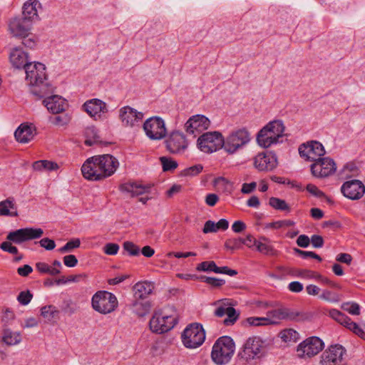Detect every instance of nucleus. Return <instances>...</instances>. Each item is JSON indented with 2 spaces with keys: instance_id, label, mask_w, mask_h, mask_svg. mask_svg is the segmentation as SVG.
<instances>
[{
  "instance_id": "f257e3e1",
  "label": "nucleus",
  "mask_w": 365,
  "mask_h": 365,
  "mask_svg": "<svg viewBox=\"0 0 365 365\" xmlns=\"http://www.w3.org/2000/svg\"><path fill=\"white\" fill-rule=\"evenodd\" d=\"M118 166L119 162L114 156L105 154L87 159L81 167V172L89 180H101L113 175Z\"/></svg>"
},
{
  "instance_id": "f03ea898",
  "label": "nucleus",
  "mask_w": 365,
  "mask_h": 365,
  "mask_svg": "<svg viewBox=\"0 0 365 365\" xmlns=\"http://www.w3.org/2000/svg\"><path fill=\"white\" fill-rule=\"evenodd\" d=\"M26 80L31 86L30 91L38 98L52 93V88L47 82L46 66L41 63H30L26 67Z\"/></svg>"
},
{
  "instance_id": "7ed1b4c3",
  "label": "nucleus",
  "mask_w": 365,
  "mask_h": 365,
  "mask_svg": "<svg viewBox=\"0 0 365 365\" xmlns=\"http://www.w3.org/2000/svg\"><path fill=\"white\" fill-rule=\"evenodd\" d=\"M284 125L282 120H273L264 126L257 135V142L262 148H267L273 144L282 142Z\"/></svg>"
},
{
  "instance_id": "20e7f679",
  "label": "nucleus",
  "mask_w": 365,
  "mask_h": 365,
  "mask_svg": "<svg viewBox=\"0 0 365 365\" xmlns=\"http://www.w3.org/2000/svg\"><path fill=\"white\" fill-rule=\"evenodd\" d=\"M235 348V342L230 336H221L212 346L211 358L217 365L225 364L230 361L233 356Z\"/></svg>"
},
{
  "instance_id": "39448f33",
  "label": "nucleus",
  "mask_w": 365,
  "mask_h": 365,
  "mask_svg": "<svg viewBox=\"0 0 365 365\" xmlns=\"http://www.w3.org/2000/svg\"><path fill=\"white\" fill-rule=\"evenodd\" d=\"M120 189L123 192L130 193L132 197H139L138 201L146 204L148 200L155 199L157 192L150 184L143 185L138 182H128L122 184Z\"/></svg>"
},
{
  "instance_id": "423d86ee",
  "label": "nucleus",
  "mask_w": 365,
  "mask_h": 365,
  "mask_svg": "<svg viewBox=\"0 0 365 365\" xmlns=\"http://www.w3.org/2000/svg\"><path fill=\"white\" fill-rule=\"evenodd\" d=\"M205 339V331L200 323H192L186 327L181 334L182 344L187 349L200 346Z\"/></svg>"
},
{
  "instance_id": "0eeeda50",
  "label": "nucleus",
  "mask_w": 365,
  "mask_h": 365,
  "mask_svg": "<svg viewBox=\"0 0 365 365\" xmlns=\"http://www.w3.org/2000/svg\"><path fill=\"white\" fill-rule=\"evenodd\" d=\"M250 132L246 128L232 130L225 140V150L230 155L246 146L251 140Z\"/></svg>"
},
{
  "instance_id": "6e6552de",
  "label": "nucleus",
  "mask_w": 365,
  "mask_h": 365,
  "mask_svg": "<svg viewBox=\"0 0 365 365\" xmlns=\"http://www.w3.org/2000/svg\"><path fill=\"white\" fill-rule=\"evenodd\" d=\"M116 297L107 291H98L92 297L93 309L103 314L113 312L118 307Z\"/></svg>"
},
{
  "instance_id": "1a4fd4ad",
  "label": "nucleus",
  "mask_w": 365,
  "mask_h": 365,
  "mask_svg": "<svg viewBox=\"0 0 365 365\" xmlns=\"http://www.w3.org/2000/svg\"><path fill=\"white\" fill-rule=\"evenodd\" d=\"M197 147L204 153H213L222 148L225 149V139L219 132H207L198 138Z\"/></svg>"
},
{
  "instance_id": "9d476101",
  "label": "nucleus",
  "mask_w": 365,
  "mask_h": 365,
  "mask_svg": "<svg viewBox=\"0 0 365 365\" xmlns=\"http://www.w3.org/2000/svg\"><path fill=\"white\" fill-rule=\"evenodd\" d=\"M324 346L323 341L317 336H310L301 342L297 348V355L301 359H310L318 354Z\"/></svg>"
},
{
  "instance_id": "9b49d317",
  "label": "nucleus",
  "mask_w": 365,
  "mask_h": 365,
  "mask_svg": "<svg viewBox=\"0 0 365 365\" xmlns=\"http://www.w3.org/2000/svg\"><path fill=\"white\" fill-rule=\"evenodd\" d=\"M178 323L176 315L155 313L150 319V330L157 334H163L172 329Z\"/></svg>"
},
{
  "instance_id": "f8f14e48",
  "label": "nucleus",
  "mask_w": 365,
  "mask_h": 365,
  "mask_svg": "<svg viewBox=\"0 0 365 365\" xmlns=\"http://www.w3.org/2000/svg\"><path fill=\"white\" fill-rule=\"evenodd\" d=\"M263 344L264 342L259 337H250L244 344L242 350L239 353V356L246 361L258 359L262 354Z\"/></svg>"
},
{
  "instance_id": "ddd939ff",
  "label": "nucleus",
  "mask_w": 365,
  "mask_h": 365,
  "mask_svg": "<svg viewBox=\"0 0 365 365\" xmlns=\"http://www.w3.org/2000/svg\"><path fill=\"white\" fill-rule=\"evenodd\" d=\"M143 129L146 135L151 140H161L166 135L164 120L157 116L151 117L145 120Z\"/></svg>"
},
{
  "instance_id": "4468645a",
  "label": "nucleus",
  "mask_w": 365,
  "mask_h": 365,
  "mask_svg": "<svg viewBox=\"0 0 365 365\" xmlns=\"http://www.w3.org/2000/svg\"><path fill=\"white\" fill-rule=\"evenodd\" d=\"M346 352L343 346L331 344L322 354L319 363L321 365H340Z\"/></svg>"
},
{
  "instance_id": "2eb2a0df",
  "label": "nucleus",
  "mask_w": 365,
  "mask_h": 365,
  "mask_svg": "<svg viewBox=\"0 0 365 365\" xmlns=\"http://www.w3.org/2000/svg\"><path fill=\"white\" fill-rule=\"evenodd\" d=\"M43 233L44 232L41 228H21L9 232L6 240L16 244H21L26 241L39 239Z\"/></svg>"
},
{
  "instance_id": "dca6fc26",
  "label": "nucleus",
  "mask_w": 365,
  "mask_h": 365,
  "mask_svg": "<svg viewBox=\"0 0 365 365\" xmlns=\"http://www.w3.org/2000/svg\"><path fill=\"white\" fill-rule=\"evenodd\" d=\"M167 150L172 154H182L188 147V142L185 135L180 131L175 130L170 133L165 141Z\"/></svg>"
},
{
  "instance_id": "f3484780",
  "label": "nucleus",
  "mask_w": 365,
  "mask_h": 365,
  "mask_svg": "<svg viewBox=\"0 0 365 365\" xmlns=\"http://www.w3.org/2000/svg\"><path fill=\"white\" fill-rule=\"evenodd\" d=\"M300 156L307 160L314 161L319 159L325 154L323 145L315 140L303 143L299 147Z\"/></svg>"
},
{
  "instance_id": "a211bd4d",
  "label": "nucleus",
  "mask_w": 365,
  "mask_h": 365,
  "mask_svg": "<svg viewBox=\"0 0 365 365\" xmlns=\"http://www.w3.org/2000/svg\"><path fill=\"white\" fill-rule=\"evenodd\" d=\"M313 176L316 178H325L334 173L336 165L333 159L330 158H321L314 162L310 166Z\"/></svg>"
},
{
  "instance_id": "6ab92c4d",
  "label": "nucleus",
  "mask_w": 365,
  "mask_h": 365,
  "mask_svg": "<svg viewBox=\"0 0 365 365\" xmlns=\"http://www.w3.org/2000/svg\"><path fill=\"white\" fill-rule=\"evenodd\" d=\"M278 165L276 155L272 152L259 153L254 158V166L260 172H269Z\"/></svg>"
},
{
  "instance_id": "aec40b11",
  "label": "nucleus",
  "mask_w": 365,
  "mask_h": 365,
  "mask_svg": "<svg viewBox=\"0 0 365 365\" xmlns=\"http://www.w3.org/2000/svg\"><path fill=\"white\" fill-rule=\"evenodd\" d=\"M210 124V120L203 115H195L190 117L185 124V128L187 133L195 137L207 130Z\"/></svg>"
},
{
  "instance_id": "412c9836",
  "label": "nucleus",
  "mask_w": 365,
  "mask_h": 365,
  "mask_svg": "<svg viewBox=\"0 0 365 365\" xmlns=\"http://www.w3.org/2000/svg\"><path fill=\"white\" fill-rule=\"evenodd\" d=\"M32 23L21 16L11 19L9 24V29L15 37H25L29 34Z\"/></svg>"
},
{
  "instance_id": "4be33fe9",
  "label": "nucleus",
  "mask_w": 365,
  "mask_h": 365,
  "mask_svg": "<svg viewBox=\"0 0 365 365\" xmlns=\"http://www.w3.org/2000/svg\"><path fill=\"white\" fill-rule=\"evenodd\" d=\"M344 196L351 200L360 199L365 193V186L359 180H352L344 182L341 187Z\"/></svg>"
},
{
  "instance_id": "5701e85b",
  "label": "nucleus",
  "mask_w": 365,
  "mask_h": 365,
  "mask_svg": "<svg viewBox=\"0 0 365 365\" xmlns=\"http://www.w3.org/2000/svg\"><path fill=\"white\" fill-rule=\"evenodd\" d=\"M119 118L124 126H134L143 118V113L130 106H124L119 110Z\"/></svg>"
},
{
  "instance_id": "b1692460",
  "label": "nucleus",
  "mask_w": 365,
  "mask_h": 365,
  "mask_svg": "<svg viewBox=\"0 0 365 365\" xmlns=\"http://www.w3.org/2000/svg\"><path fill=\"white\" fill-rule=\"evenodd\" d=\"M83 108L84 111L95 120L100 118L101 114L108 112L106 103L98 98L87 101L83 103Z\"/></svg>"
},
{
  "instance_id": "393cba45",
  "label": "nucleus",
  "mask_w": 365,
  "mask_h": 365,
  "mask_svg": "<svg viewBox=\"0 0 365 365\" xmlns=\"http://www.w3.org/2000/svg\"><path fill=\"white\" fill-rule=\"evenodd\" d=\"M230 305V304L223 302L222 304L215 310L214 312L215 316L217 317H222L225 315L227 316V317L223 321V324L225 326L233 325L238 319L240 316V313L237 312L235 308Z\"/></svg>"
},
{
  "instance_id": "a878e982",
  "label": "nucleus",
  "mask_w": 365,
  "mask_h": 365,
  "mask_svg": "<svg viewBox=\"0 0 365 365\" xmlns=\"http://www.w3.org/2000/svg\"><path fill=\"white\" fill-rule=\"evenodd\" d=\"M43 103L48 110L53 114L62 113L68 106L66 101L57 95L45 98Z\"/></svg>"
},
{
  "instance_id": "bb28decb",
  "label": "nucleus",
  "mask_w": 365,
  "mask_h": 365,
  "mask_svg": "<svg viewBox=\"0 0 365 365\" xmlns=\"http://www.w3.org/2000/svg\"><path fill=\"white\" fill-rule=\"evenodd\" d=\"M154 289V283L151 282H138L133 287V297L136 299L144 300L152 294Z\"/></svg>"
},
{
  "instance_id": "cd10ccee",
  "label": "nucleus",
  "mask_w": 365,
  "mask_h": 365,
  "mask_svg": "<svg viewBox=\"0 0 365 365\" xmlns=\"http://www.w3.org/2000/svg\"><path fill=\"white\" fill-rule=\"evenodd\" d=\"M35 127L32 125L21 124L14 133L16 140L26 143L31 140L35 135Z\"/></svg>"
},
{
  "instance_id": "c85d7f7f",
  "label": "nucleus",
  "mask_w": 365,
  "mask_h": 365,
  "mask_svg": "<svg viewBox=\"0 0 365 365\" xmlns=\"http://www.w3.org/2000/svg\"><path fill=\"white\" fill-rule=\"evenodd\" d=\"M10 62L16 68H24L29 63L28 62V54L21 48H14L9 55Z\"/></svg>"
},
{
  "instance_id": "c756f323",
  "label": "nucleus",
  "mask_w": 365,
  "mask_h": 365,
  "mask_svg": "<svg viewBox=\"0 0 365 365\" xmlns=\"http://www.w3.org/2000/svg\"><path fill=\"white\" fill-rule=\"evenodd\" d=\"M40 5L38 0H29L26 1L23 6L22 14L21 16L33 24L36 19H38L37 8L40 7Z\"/></svg>"
},
{
  "instance_id": "7c9ffc66",
  "label": "nucleus",
  "mask_w": 365,
  "mask_h": 365,
  "mask_svg": "<svg viewBox=\"0 0 365 365\" xmlns=\"http://www.w3.org/2000/svg\"><path fill=\"white\" fill-rule=\"evenodd\" d=\"M129 307L133 314L139 317H143L150 312L152 304L150 301H143L134 298V300L129 304Z\"/></svg>"
},
{
  "instance_id": "2f4dec72",
  "label": "nucleus",
  "mask_w": 365,
  "mask_h": 365,
  "mask_svg": "<svg viewBox=\"0 0 365 365\" xmlns=\"http://www.w3.org/2000/svg\"><path fill=\"white\" fill-rule=\"evenodd\" d=\"M275 323L276 322L269 317H250L242 321V325L245 327L267 326L270 324H275Z\"/></svg>"
},
{
  "instance_id": "473e14b6",
  "label": "nucleus",
  "mask_w": 365,
  "mask_h": 365,
  "mask_svg": "<svg viewBox=\"0 0 365 365\" xmlns=\"http://www.w3.org/2000/svg\"><path fill=\"white\" fill-rule=\"evenodd\" d=\"M307 190L313 196L321 200L322 202L329 204L338 203L334 199L331 197L327 196L322 191H321L316 185L313 184H308L307 185Z\"/></svg>"
},
{
  "instance_id": "72a5a7b5",
  "label": "nucleus",
  "mask_w": 365,
  "mask_h": 365,
  "mask_svg": "<svg viewBox=\"0 0 365 365\" xmlns=\"http://www.w3.org/2000/svg\"><path fill=\"white\" fill-rule=\"evenodd\" d=\"M20 332L13 331L10 329H5L2 336V341L8 346H14L21 341Z\"/></svg>"
},
{
  "instance_id": "f704fd0d",
  "label": "nucleus",
  "mask_w": 365,
  "mask_h": 365,
  "mask_svg": "<svg viewBox=\"0 0 365 365\" xmlns=\"http://www.w3.org/2000/svg\"><path fill=\"white\" fill-rule=\"evenodd\" d=\"M32 168L36 171H53L58 170L59 166L55 162L47 160H41L34 162L32 165Z\"/></svg>"
},
{
  "instance_id": "c9c22d12",
  "label": "nucleus",
  "mask_w": 365,
  "mask_h": 365,
  "mask_svg": "<svg viewBox=\"0 0 365 365\" xmlns=\"http://www.w3.org/2000/svg\"><path fill=\"white\" fill-rule=\"evenodd\" d=\"M85 144L91 146L95 144L101 143L100 137L98 135L97 130L94 127H88L85 130Z\"/></svg>"
},
{
  "instance_id": "e433bc0d",
  "label": "nucleus",
  "mask_w": 365,
  "mask_h": 365,
  "mask_svg": "<svg viewBox=\"0 0 365 365\" xmlns=\"http://www.w3.org/2000/svg\"><path fill=\"white\" fill-rule=\"evenodd\" d=\"M41 316L48 322L58 317L59 310L53 305L44 306L41 309Z\"/></svg>"
},
{
  "instance_id": "4c0bfd02",
  "label": "nucleus",
  "mask_w": 365,
  "mask_h": 365,
  "mask_svg": "<svg viewBox=\"0 0 365 365\" xmlns=\"http://www.w3.org/2000/svg\"><path fill=\"white\" fill-rule=\"evenodd\" d=\"M36 269L41 274H48L55 276L61 273V270L56 267H52L46 262H39L35 264Z\"/></svg>"
},
{
  "instance_id": "58836bf2",
  "label": "nucleus",
  "mask_w": 365,
  "mask_h": 365,
  "mask_svg": "<svg viewBox=\"0 0 365 365\" xmlns=\"http://www.w3.org/2000/svg\"><path fill=\"white\" fill-rule=\"evenodd\" d=\"M256 249L258 252L266 255L277 256L278 255V252L274 248L272 245L263 243L260 241H259L257 244Z\"/></svg>"
},
{
  "instance_id": "ea45409f",
  "label": "nucleus",
  "mask_w": 365,
  "mask_h": 365,
  "mask_svg": "<svg viewBox=\"0 0 365 365\" xmlns=\"http://www.w3.org/2000/svg\"><path fill=\"white\" fill-rule=\"evenodd\" d=\"M160 161L164 172L173 171L178 166V162L173 160L171 158L162 156L160 158Z\"/></svg>"
},
{
  "instance_id": "a19ab883",
  "label": "nucleus",
  "mask_w": 365,
  "mask_h": 365,
  "mask_svg": "<svg viewBox=\"0 0 365 365\" xmlns=\"http://www.w3.org/2000/svg\"><path fill=\"white\" fill-rule=\"evenodd\" d=\"M285 320L299 321L303 319V314L295 309L283 308Z\"/></svg>"
},
{
  "instance_id": "79ce46f5",
  "label": "nucleus",
  "mask_w": 365,
  "mask_h": 365,
  "mask_svg": "<svg viewBox=\"0 0 365 365\" xmlns=\"http://www.w3.org/2000/svg\"><path fill=\"white\" fill-rule=\"evenodd\" d=\"M203 170V166L201 164L192 165L182 170L180 175L183 177H193L200 174Z\"/></svg>"
},
{
  "instance_id": "37998d69",
  "label": "nucleus",
  "mask_w": 365,
  "mask_h": 365,
  "mask_svg": "<svg viewBox=\"0 0 365 365\" xmlns=\"http://www.w3.org/2000/svg\"><path fill=\"white\" fill-rule=\"evenodd\" d=\"M217 266L214 261H205L197 265L196 270L199 272H213L217 273Z\"/></svg>"
},
{
  "instance_id": "c03bdc74",
  "label": "nucleus",
  "mask_w": 365,
  "mask_h": 365,
  "mask_svg": "<svg viewBox=\"0 0 365 365\" xmlns=\"http://www.w3.org/2000/svg\"><path fill=\"white\" fill-rule=\"evenodd\" d=\"M213 185L216 190L222 192L227 191L231 187L230 182L223 177L215 178L213 181Z\"/></svg>"
},
{
  "instance_id": "a18cd8bd",
  "label": "nucleus",
  "mask_w": 365,
  "mask_h": 365,
  "mask_svg": "<svg viewBox=\"0 0 365 365\" xmlns=\"http://www.w3.org/2000/svg\"><path fill=\"white\" fill-rule=\"evenodd\" d=\"M200 279L202 282H205L207 284L215 288L220 287L225 283V281L224 279L215 277L201 276Z\"/></svg>"
},
{
  "instance_id": "49530a36",
  "label": "nucleus",
  "mask_w": 365,
  "mask_h": 365,
  "mask_svg": "<svg viewBox=\"0 0 365 365\" xmlns=\"http://www.w3.org/2000/svg\"><path fill=\"white\" fill-rule=\"evenodd\" d=\"M295 222L291 220H279L270 222L266 225L267 228L279 229L284 227H291L294 225Z\"/></svg>"
},
{
  "instance_id": "de8ad7c7",
  "label": "nucleus",
  "mask_w": 365,
  "mask_h": 365,
  "mask_svg": "<svg viewBox=\"0 0 365 365\" xmlns=\"http://www.w3.org/2000/svg\"><path fill=\"white\" fill-rule=\"evenodd\" d=\"M242 246V238L227 239L225 242V247L227 250H235Z\"/></svg>"
},
{
  "instance_id": "09e8293b",
  "label": "nucleus",
  "mask_w": 365,
  "mask_h": 365,
  "mask_svg": "<svg viewBox=\"0 0 365 365\" xmlns=\"http://www.w3.org/2000/svg\"><path fill=\"white\" fill-rule=\"evenodd\" d=\"M319 298L330 302H338L340 300L339 296L328 289L323 290Z\"/></svg>"
},
{
  "instance_id": "8fccbe9b",
  "label": "nucleus",
  "mask_w": 365,
  "mask_h": 365,
  "mask_svg": "<svg viewBox=\"0 0 365 365\" xmlns=\"http://www.w3.org/2000/svg\"><path fill=\"white\" fill-rule=\"evenodd\" d=\"M80 245H81L80 240L76 238V239L68 241L63 247L59 248L58 251L61 253L68 252L75 248L79 247Z\"/></svg>"
},
{
  "instance_id": "3c124183",
  "label": "nucleus",
  "mask_w": 365,
  "mask_h": 365,
  "mask_svg": "<svg viewBox=\"0 0 365 365\" xmlns=\"http://www.w3.org/2000/svg\"><path fill=\"white\" fill-rule=\"evenodd\" d=\"M281 338L284 341H295L297 338L298 333L292 329H285L280 333Z\"/></svg>"
},
{
  "instance_id": "603ef678",
  "label": "nucleus",
  "mask_w": 365,
  "mask_h": 365,
  "mask_svg": "<svg viewBox=\"0 0 365 365\" xmlns=\"http://www.w3.org/2000/svg\"><path fill=\"white\" fill-rule=\"evenodd\" d=\"M342 308L353 315L360 314V307L356 302H346L342 305Z\"/></svg>"
},
{
  "instance_id": "864d4df0",
  "label": "nucleus",
  "mask_w": 365,
  "mask_h": 365,
  "mask_svg": "<svg viewBox=\"0 0 365 365\" xmlns=\"http://www.w3.org/2000/svg\"><path fill=\"white\" fill-rule=\"evenodd\" d=\"M314 279H317L319 282H321L323 284L329 285L331 287L336 288V289H341V286L330 280L329 278L324 277L323 275L318 274L317 272H315V276L314 277Z\"/></svg>"
},
{
  "instance_id": "5fc2aeb1",
  "label": "nucleus",
  "mask_w": 365,
  "mask_h": 365,
  "mask_svg": "<svg viewBox=\"0 0 365 365\" xmlns=\"http://www.w3.org/2000/svg\"><path fill=\"white\" fill-rule=\"evenodd\" d=\"M266 317H269L272 320L275 321V324L277 323L278 320H284L283 308L268 311L267 312Z\"/></svg>"
},
{
  "instance_id": "6e6d98bb",
  "label": "nucleus",
  "mask_w": 365,
  "mask_h": 365,
  "mask_svg": "<svg viewBox=\"0 0 365 365\" xmlns=\"http://www.w3.org/2000/svg\"><path fill=\"white\" fill-rule=\"evenodd\" d=\"M33 294L30 291H22L18 295L17 299L22 305H27L31 300Z\"/></svg>"
},
{
  "instance_id": "4d7b16f0",
  "label": "nucleus",
  "mask_w": 365,
  "mask_h": 365,
  "mask_svg": "<svg viewBox=\"0 0 365 365\" xmlns=\"http://www.w3.org/2000/svg\"><path fill=\"white\" fill-rule=\"evenodd\" d=\"M123 248L125 251H127L130 255L137 256L140 253L139 247L135 245L132 242H125L123 243Z\"/></svg>"
},
{
  "instance_id": "13d9d810",
  "label": "nucleus",
  "mask_w": 365,
  "mask_h": 365,
  "mask_svg": "<svg viewBox=\"0 0 365 365\" xmlns=\"http://www.w3.org/2000/svg\"><path fill=\"white\" fill-rule=\"evenodd\" d=\"M293 275L299 277L312 279L315 276V272L309 269H295Z\"/></svg>"
},
{
  "instance_id": "bf43d9fd",
  "label": "nucleus",
  "mask_w": 365,
  "mask_h": 365,
  "mask_svg": "<svg viewBox=\"0 0 365 365\" xmlns=\"http://www.w3.org/2000/svg\"><path fill=\"white\" fill-rule=\"evenodd\" d=\"M119 250V245L116 243H107L103 247V252L108 255H115Z\"/></svg>"
},
{
  "instance_id": "052dcab7",
  "label": "nucleus",
  "mask_w": 365,
  "mask_h": 365,
  "mask_svg": "<svg viewBox=\"0 0 365 365\" xmlns=\"http://www.w3.org/2000/svg\"><path fill=\"white\" fill-rule=\"evenodd\" d=\"M0 248L2 250H4V252H7L13 254V255H17L19 252L17 247L15 246H13L12 244L8 241L2 242L0 245Z\"/></svg>"
},
{
  "instance_id": "680f3d73",
  "label": "nucleus",
  "mask_w": 365,
  "mask_h": 365,
  "mask_svg": "<svg viewBox=\"0 0 365 365\" xmlns=\"http://www.w3.org/2000/svg\"><path fill=\"white\" fill-rule=\"evenodd\" d=\"M38 243L41 247H43L46 250H52L56 247V243L54 240L48 237L41 239Z\"/></svg>"
},
{
  "instance_id": "e2e57ef3",
  "label": "nucleus",
  "mask_w": 365,
  "mask_h": 365,
  "mask_svg": "<svg viewBox=\"0 0 365 365\" xmlns=\"http://www.w3.org/2000/svg\"><path fill=\"white\" fill-rule=\"evenodd\" d=\"M349 330L353 331L355 334L359 336L361 339L365 340V332L356 323H350L349 324Z\"/></svg>"
},
{
  "instance_id": "0e129e2a",
  "label": "nucleus",
  "mask_w": 365,
  "mask_h": 365,
  "mask_svg": "<svg viewBox=\"0 0 365 365\" xmlns=\"http://www.w3.org/2000/svg\"><path fill=\"white\" fill-rule=\"evenodd\" d=\"M71 118L67 114L55 116L53 123L57 125H64L69 123Z\"/></svg>"
},
{
  "instance_id": "69168bd1",
  "label": "nucleus",
  "mask_w": 365,
  "mask_h": 365,
  "mask_svg": "<svg viewBox=\"0 0 365 365\" xmlns=\"http://www.w3.org/2000/svg\"><path fill=\"white\" fill-rule=\"evenodd\" d=\"M63 263L68 267H74L78 264V259L73 255H68L63 257Z\"/></svg>"
},
{
  "instance_id": "338daca9",
  "label": "nucleus",
  "mask_w": 365,
  "mask_h": 365,
  "mask_svg": "<svg viewBox=\"0 0 365 365\" xmlns=\"http://www.w3.org/2000/svg\"><path fill=\"white\" fill-rule=\"evenodd\" d=\"M310 242L314 247L320 248L324 245V239L321 235H314L310 238Z\"/></svg>"
},
{
  "instance_id": "774afa93",
  "label": "nucleus",
  "mask_w": 365,
  "mask_h": 365,
  "mask_svg": "<svg viewBox=\"0 0 365 365\" xmlns=\"http://www.w3.org/2000/svg\"><path fill=\"white\" fill-rule=\"evenodd\" d=\"M29 34L25 37H21L23 38L22 44L26 48H34L36 45V40L34 36L29 37Z\"/></svg>"
}]
</instances>
